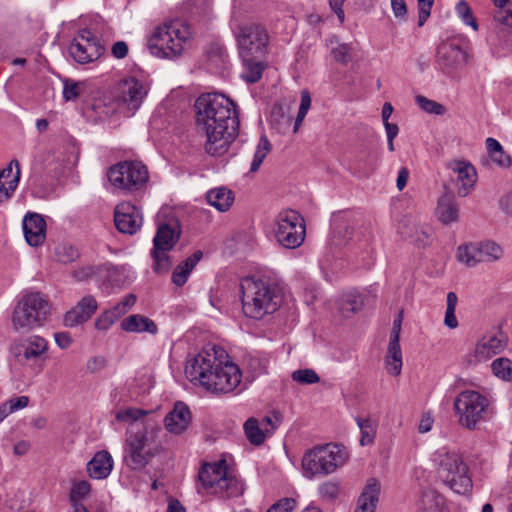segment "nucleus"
Masks as SVG:
<instances>
[{
    "label": "nucleus",
    "instance_id": "obj_13",
    "mask_svg": "<svg viewBox=\"0 0 512 512\" xmlns=\"http://www.w3.org/2000/svg\"><path fill=\"white\" fill-rule=\"evenodd\" d=\"M275 222V237L280 245L288 249H295L304 242V219L297 211L290 209L281 211Z\"/></svg>",
    "mask_w": 512,
    "mask_h": 512
},
{
    "label": "nucleus",
    "instance_id": "obj_35",
    "mask_svg": "<svg viewBox=\"0 0 512 512\" xmlns=\"http://www.w3.org/2000/svg\"><path fill=\"white\" fill-rule=\"evenodd\" d=\"M486 148L491 160L502 168H508L511 166V158L504 151L500 142L494 138L486 139Z\"/></svg>",
    "mask_w": 512,
    "mask_h": 512
},
{
    "label": "nucleus",
    "instance_id": "obj_10",
    "mask_svg": "<svg viewBox=\"0 0 512 512\" xmlns=\"http://www.w3.org/2000/svg\"><path fill=\"white\" fill-rule=\"evenodd\" d=\"M110 184L125 194L143 191L149 181L145 164L138 160H124L112 165L107 171Z\"/></svg>",
    "mask_w": 512,
    "mask_h": 512
},
{
    "label": "nucleus",
    "instance_id": "obj_30",
    "mask_svg": "<svg viewBox=\"0 0 512 512\" xmlns=\"http://www.w3.org/2000/svg\"><path fill=\"white\" fill-rule=\"evenodd\" d=\"M379 494V481L375 478H370L358 500V508L355 512H374Z\"/></svg>",
    "mask_w": 512,
    "mask_h": 512
},
{
    "label": "nucleus",
    "instance_id": "obj_36",
    "mask_svg": "<svg viewBox=\"0 0 512 512\" xmlns=\"http://www.w3.org/2000/svg\"><path fill=\"white\" fill-rule=\"evenodd\" d=\"M245 435L252 445L260 446L264 443L266 433L256 418H249L243 425Z\"/></svg>",
    "mask_w": 512,
    "mask_h": 512
},
{
    "label": "nucleus",
    "instance_id": "obj_49",
    "mask_svg": "<svg viewBox=\"0 0 512 512\" xmlns=\"http://www.w3.org/2000/svg\"><path fill=\"white\" fill-rule=\"evenodd\" d=\"M20 180V171H15V175L9 181L0 180V202L11 197Z\"/></svg>",
    "mask_w": 512,
    "mask_h": 512
},
{
    "label": "nucleus",
    "instance_id": "obj_41",
    "mask_svg": "<svg viewBox=\"0 0 512 512\" xmlns=\"http://www.w3.org/2000/svg\"><path fill=\"white\" fill-rule=\"evenodd\" d=\"M166 250L154 248L151 250V257L153 258V270L156 273H166L171 267L170 257L167 255Z\"/></svg>",
    "mask_w": 512,
    "mask_h": 512
},
{
    "label": "nucleus",
    "instance_id": "obj_52",
    "mask_svg": "<svg viewBox=\"0 0 512 512\" xmlns=\"http://www.w3.org/2000/svg\"><path fill=\"white\" fill-rule=\"evenodd\" d=\"M115 322L113 315L105 310L96 318L94 326L99 331H107Z\"/></svg>",
    "mask_w": 512,
    "mask_h": 512
},
{
    "label": "nucleus",
    "instance_id": "obj_12",
    "mask_svg": "<svg viewBox=\"0 0 512 512\" xmlns=\"http://www.w3.org/2000/svg\"><path fill=\"white\" fill-rule=\"evenodd\" d=\"M489 400L473 390L462 391L454 401V409L459 424L469 430L475 429L484 419Z\"/></svg>",
    "mask_w": 512,
    "mask_h": 512
},
{
    "label": "nucleus",
    "instance_id": "obj_46",
    "mask_svg": "<svg viewBox=\"0 0 512 512\" xmlns=\"http://www.w3.org/2000/svg\"><path fill=\"white\" fill-rule=\"evenodd\" d=\"M145 415H147V411L140 408L129 407L119 409L115 414V418L120 422H135Z\"/></svg>",
    "mask_w": 512,
    "mask_h": 512
},
{
    "label": "nucleus",
    "instance_id": "obj_8",
    "mask_svg": "<svg viewBox=\"0 0 512 512\" xmlns=\"http://www.w3.org/2000/svg\"><path fill=\"white\" fill-rule=\"evenodd\" d=\"M49 314V302L41 293L24 294L13 310V329L17 332H28L42 326Z\"/></svg>",
    "mask_w": 512,
    "mask_h": 512
},
{
    "label": "nucleus",
    "instance_id": "obj_9",
    "mask_svg": "<svg viewBox=\"0 0 512 512\" xmlns=\"http://www.w3.org/2000/svg\"><path fill=\"white\" fill-rule=\"evenodd\" d=\"M348 458L344 447L338 444L316 446L307 451L302 458L304 475L308 478L333 473Z\"/></svg>",
    "mask_w": 512,
    "mask_h": 512
},
{
    "label": "nucleus",
    "instance_id": "obj_19",
    "mask_svg": "<svg viewBox=\"0 0 512 512\" xmlns=\"http://www.w3.org/2000/svg\"><path fill=\"white\" fill-rule=\"evenodd\" d=\"M118 91L119 101L131 111V114H134L147 96L149 86L144 81L129 77L120 82Z\"/></svg>",
    "mask_w": 512,
    "mask_h": 512
},
{
    "label": "nucleus",
    "instance_id": "obj_60",
    "mask_svg": "<svg viewBox=\"0 0 512 512\" xmlns=\"http://www.w3.org/2000/svg\"><path fill=\"white\" fill-rule=\"evenodd\" d=\"M95 274L92 266H86L73 271L72 275L77 281H84L91 278Z\"/></svg>",
    "mask_w": 512,
    "mask_h": 512
},
{
    "label": "nucleus",
    "instance_id": "obj_15",
    "mask_svg": "<svg viewBox=\"0 0 512 512\" xmlns=\"http://www.w3.org/2000/svg\"><path fill=\"white\" fill-rule=\"evenodd\" d=\"M48 342L38 335L29 336L11 347V352L21 365L34 367L38 372L42 370L46 359Z\"/></svg>",
    "mask_w": 512,
    "mask_h": 512
},
{
    "label": "nucleus",
    "instance_id": "obj_39",
    "mask_svg": "<svg viewBox=\"0 0 512 512\" xmlns=\"http://www.w3.org/2000/svg\"><path fill=\"white\" fill-rule=\"evenodd\" d=\"M57 260L64 264L72 263L80 258L79 249L71 243H61L55 248Z\"/></svg>",
    "mask_w": 512,
    "mask_h": 512
},
{
    "label": "nucleus",
    "instance_id": "obj_28",
    "mask_svg": "<svg viewBox=\"0 0 512 512\" xmlns=\"http://www.w3.org/2000/svg\"><path fill=\"white\" fill-rule=\"evenodd\" d=\"M120 327L123 331L129 333H143L147 332L151 335L158 333V327L156 323L147 316L142 314H133L124 318Z\"/></svg>",
    "mask_w": 512,
    "mask_h": 512
},
{
    "label": "nucleus",
    "instance_id": "obj_20",
    "mask_svg": "<svg viewBox=\"0 0 512 512\" xmlns=\"http://www.w3.org/2000/svg\"><path fill=\"white\" fill-rule=\"evenodd\" d=\"M495 19L500 22L499 27L488 37L489 43L497 49L501 55L512 52V9L498 11Z\"/></svg>",
    "mask_w": 512,
    "mask_h": 512
},
{
    "label": "nucleus",
    "instance_id": "obj_59",
    "mask_svg": "<svg viewBox=\"0 0 512 512\" xmlns=\"http://www.w3.org/2000/svg\"><path fill=\"white\" fill-rule=\"evenodd\" d=\"M111 53L116 59H123L128 54V45L124 41H117L112 45Z\"/></svg>",
    "mask_w": 512,
    "mask_h": 512
},
{
    "label": "nucleus",
    "instance_id": "obj_63",
    "mask_svg": "<svg viewBox=\"0 0 512 512\" xmlns=\"http://www.w3.org/2000/svg\"><path fill=\"white\" fill-rule=\"evenodd\" d=\"M434 423L433 416L431 413H425L422 415V418L420 420L418 431L420 433H427L432 429Z\"/></svg>",
    "mask_w": 512,
    "mask_h": 512
},
{
    "label": "nucleus",
    "instance_id": "obj_37",
    "mask_svg": "<svg viewBox=\"0 0 512 512\" xmlns=\"http://www.w3.org/2000/svg\"><path fill=\"white\" fill-rule=\"evenodd\" d=\"M355 420L361 432V446L372 444L376 437L377 423L370 418L357 417Z\"/></svg>",
    "mask_w": 512,
    "mask_h": 512
},
{
    "label": "nucleus",
    "instance_id": "obj_56",
    "mask_svg": "<svg viewBox=\"0 0 512 512\" xmlns=\"http://www.w3.org/2000/svg\"><path fill=\"white\" fill-rule=\"evenodd\" d=\"M296 506L293 498H283L272 505L267 512H292Z\"/></svg>",
    "mask_w": 512,
    "mask_h": 512
},
{
    "label": "nucleus",
    "instance_id": "obj_18",
    "mask_svg": "<svg viewBox=\"0 0 512 512\" xmlns=\"http://www.w3.org/2000/svg\"><path fill=\"white\" fill-rule=\"evenodd\" d=\"M506 345L507 337L504 334L483 337L477 342L474 351L465 356L464 361L469 366H475L501 353Z\"/></svg>",
    "mask_w": 512,
    "mask_h": 512
},
{
    "label": "nucleus",
    "instance_id": "obj_51",
    "mask_svg": "<svg viewBox=\"0 0 512 512\" xmlns=\"http://www.w3.org/2000/svg\"><path fill=\"white\" fill-rule=\"evenodd\" d=\"M79 86V82L71 79H65L63 81V98L66 101H75L80 95Z\"/></svg>",
    "mask_w": 512,
    "mask_h": 512
},
{
    "label": "nucleus",
    "instance_id": "obj_40",
    "mask_svg": "<svg viewBox=\"0 0 512 512\" xmlns=\"http://www.w3.org/2000/svg\"><path fill=\"white\" fill-rule=\"evenodd\" d=\"M491 369L498 378L512 381V361L510 359L504 357L495 359L491 364Z\"/></svg>",
    "mask_w": 512,
    "mask_h": 512
},
{
    "label": "nucleus",
    "instance_id": "obj_47",
    "mask_svg": "<svg viewBox=\"0 0 512 512\" xmlns=\"http://www.w3.org/2000/svg\"><path fill=\"white\" fill-rule=\"evenodd\" d=\"M415 100L419 107L427 113L442 115L445 112V108L442 104L434 100H430L425 96L418 95L416 96Z\"/></svg>",
    "mask_w": 512,
    "mask_h": 512
},
{
    "label": "nucleus",
    "instance_id": "obj_53",
    "mask_svg": "<svg viewBox=\"0 0 512 512\" xmlns=\"http://www.w3.org/2000/svg\"><path fill=\"white\" fill-rule=\"evenodd\" d=\"M350 46L348 44H340L332 49V55L337 62L347 64L351 60Z\"/></svg>",
    "mask_w": 512,
    "mask_h": 512
},
{
    "label": "nucleus",
    "instance_id": "obj_31",
    "mask_svg": "<svg viewBox=\"0 0 512 512\" xmlns=\"http://www.w3.org/2000/svg\"><path fill=\"white\" fill-rule=\"evenodd\" d=\"M202 255L203 254L201 251H196L185 261L181 262L179 265L175 267L172 273V282L176 286L181 287L186 283L190 273L195 268L197 263L200 261Z\"/></svg>",
    "mask_w": 512,
    "mask_h": 512
},
{
    "label": "nucleus",
    "instance_id": "obj_48",
    "mask_svg": "<svg viewBox=\"0 0 512 512\" xmlns=\"http://www.w3.org/2000/svg\"><path fill=\"white\" fill-rule=\"evenodd\" d=\"M311 106V96L310 93L307 90H303L301 92V103L298 110V114L294 123L293 131L296 133L304 120L305 116L307 115L309 109Z\"/></svg>",
    "mask_w": 512,
    "mask_h": 512
},
{
    "label": "nucleus",
    "instance_id": "obj_1",
    "mask_svg": "<svg viewBox=\"0 0 512 512\" xmlns=\"http://www.w3.org/2000/svg\"><path fill=\"white\" fill-rule=\"evenodd\" d=\"M196 124L206 137L204 150L213 157L224 155L239 132L236 104L221 93H203L195 101Z\"/></svg>",
    "mask_w": 512,
    "mask_h": 512
},
{
    "label": "nucleus",
    "instance_id": "obj_7",
    "mask_svg": "<svg viewBox=\"0 0 512 512\" xmlns=\"http://www.w3.org/2000/svg\"><path fill=\"white\" fill-rule=\"evenodd\" d=\"M189 38V28L175 20L156 27L149 38L148 46L157 57L175 59L182 55Z\"/></svg>",
    "mask_w": 512,
    "mask_h": 512
},
{
    "label": "nucleus",
    "instance_id": "obj_42",
    "mask_svg": "<svg viewBox=\"0 0 512 512\" xmlns=\"http://www.w3.org/2000/svg\"><path fill=\"white\" fill-rule=\"evenodd\" d=\"M458 303V297L455 292H449L447 294V307L444 317V324L450 328L455 329L458 327V321L455 316V310Z\"/></svg>",
    "mask_w": 512,
    "mask_h": 512
},
{
    "label": "nucleus",
    "instance_id": "obj_45",
    "mask_svg": "<svg viewBox=\"0 0 512 512\" xmlns=\"http://www.w3.org/2000/svg\"><path fill=\"white\" fill-rule=\"evenodd\" d=\"M91 492V485L88 481H74L69 494L70 501H83Z\"/></svg>",
    "mask_w": 512,
    "mask_h": 512
},
{
    "label": "nucleus",
    "instance_id": "obj_32",
    "mask_svg": "<svg viewBox=\"0 0 512 512\" xmlns=\"http://www.w3.org/2000/svg\"><path fill=\"white\" fill-rule=\"evenodd\" d=\"M403 365L400 340H390L385 357L386 370L390 375L398 376L401 374Z\"/></svg>",
    "mask_w": 512,
    "mask_h": 512
},
{
    "label": "nucleus",
    "instance_id": "obj_27",
    "mask_svg": "<svg viewBox=\"0 0 512 512\" xmlns=\"http://www.w3.org/2000/svg\"><path fill=\"white\" fill-rule=\"evenodd\" d=\"M181 231L177 224L171 225L163 223L158 226L156 235L153 239V247L161 250L170 251L180 238Z\"/></svg>",
    "mask_w": 512,
    "mask_h": 512
},
{
    "label": "nucleus",
    "instance_id": "obj_62",
    "mask_svg": "<svg viewBox=\"0 0 512 512\" xmlns=\"http://www.w3.org/2000/svg\"><path fill=\"white\" fill-rule=\"evenodd\" d=\"M13 166H15L16 171H18V170L20 171L19 162H18V160L14 159L10 162V164L5 169H3L0 172V180L9 181L13 178V176L15 175V173L13 174Z\"/></svg>",
    "mask_w": 512,
    "mask_h": 512
},
{
    "label": "nucleus",
    "instance_id": "obj_50",
    "mask_svg": "<svg viewBox=\"0 0 512 512\" xmlns=\"http://www.w3.org/2000/svg\"><path fill=\"white\" fill-rule=\"evenodd\" d=\"M292 379L300 384H315L320 378L313 369H299L292 373Z\"/></svg>",
    "mask_w": 512,
    "mask_h": 512
},
{
    "label": "nucleus",
    "instance_id": "obj_43",
    "mask_svg": "<svg viewBox=\"0 0 512 512\" xmlns=\"http://www.w3.org/2000/svg\"><path fill=\"white\" fill-rule=\"evenodd\" d=\"M456 13L464 24L471 26L474 31H478V23L475 17L473 16L470 6L466 1L461 0L457 3Z\"/></svg>",
    "mask_w": 512,
    "mask_h": 512
},
{
    "label": "nucleus",
    "instance_id": "obj_44",
    "mask_svg": "<svg viewBox=\"0 0 512 512\" xmlns=\"http://www.w3.org/2000/svg\"><path fill=\"white\" fill-rule=\"evenodd\" d=\"M363 304V300L359 294L356 292H350L346 294L340 304V309L343 313L345 312H352L355 313L356 311L360 310L361 306Z\"/></svg>",
    "mask_w": 512,
    "mask_h": 512
},
{
    "label": "nucleus",
    "instance_id": "obj_22",
    "mask_svg": "<svg viewBox=\"0 0 512 512\" xmlns=\"http://www.w3.org/2000/svg\"><path fill=\"white\" fill-rule=\"evenodd\" d=\"M46 221L36 212H27L22 220L26 242L32 247L42 246L46 240Z\"/></svg>",
    "mask_w": 512,
    "mask_h": 512
},
{
    "label": "nucleus",
    "instance_id": "obj_23",
    "mask_svg": "<svg viewBox=\"0 0 512 512\" xmlns=\"http://www.w3.org/2000/svg\"><path fill=\"white\" fill-rule=\"evenodd\" d=\"M98 308L97 300L92 295L82 297L75 306L67 311L63 318L66 327H76L87 322Z\"/></svg>",
    "mask_w": 512,
    "mask_h": 512
},
{
    "label": "nucleus",
    "instance_id": "obj_26",
    "mask_svg": "<svg viewBox=\"0 0 512 512\" xmlns=\"http://www.w3.org/2000/svg\"><path fill=\"white\" fill-rule=\"evenodd\" d=\"M113 464L112 456L108 451H98L87 463V471L93 479H106L113 469Z\"/></svg>",
    "mask_w": 512,
    "mask_h": 512
},
{
    "label": "nucleus",
    "instance_id": "obj_61",
    "mask_svg": "<svg viewBox=\"0 0 512 512\" xmlns=\"http://www.w3.org/2000/svg\"><path fill=\"white\" fill-rule=\"evenodd\" d=\"M279 422H280V420H279V418L277 416H275V421L273 420L272 417L265 416L262 419L260 425H261V427L263 428V430H264V432L266 434H271L278 427Z\"/></svg>",
    "mask_w": 512,
    "mask_h": 512
},
{
    "label": "nucleus",
    "instance_id": "obj_54",
    "mask_svg": "<svg viewBox=\"0 0 512 512\" xmlns=\"http://www.w3.org/2000/svg\"><path fill=\"white\" fill-rule=\"evenodd\" d=\"M3 404L6 406L8 413L11 414L17 410L27 407L29 404V397L28 396L14 397V398L7 400Z\"/></svg>",
    "mask_w": 512,
    "mask_h": 512
},
{
    "label": "nucleus",
    "instance_id": "obj_58",
    "mask_svg": "<svg viewBox=\"0 0 512 512\" xmlns=\"http://www.w3.org/2000/svg\"><path fill=\"white\" fill-rule=\"evenodd\" d=\"M391 8L397 19L405 20L407 15V6L404 0H391Z\"/></svg>",
    "mask_w": 512,
    "mask_h": 512
},
{
    "label": "nucleus",
    "instance_id": "obj_34",
    "mask_svg": "<svg viewBox=\"0 0 512 512\" xmlns=\"http://www.w3.org/2000/svg\"><path fill=\"white\" fill-rule=\"evenodd\" d=\"M264 57L252 56L250 60L241 58L244 65V72L242 78L248 83H256L262 77L265 69V64L262 61Z\"/></svg>",
    "mask_w": 512,
    "mask_h": 512
},
{
    "label": "nucleus",
    "instance_id": "obj_21",
    "mask_svg": "<svg viewBox=\"0 0 512 512\" xmlns=\"http://www.w3.org/2000/svg\"><path fill=\"white\" fill-rule=\"evenodd\" d=\"M114 222L119 232L132 235L140 229L142 216L135 205L123 202L115 208Z\"/></svg>",
    "mask_w": 512,
    "mask_h": 512
},
{
    "label": "nucleus",
    "instance_id": "obj_29",
    "mask_svg": "<svg viewBox=\"0 0 512 512\" xmlns=\"http://www.w3.org/2000/svg\"><path fill=\"white\" fill-rule=\"evenodd\" d=\"M436 213L439 220L445 225L458 221L459 208L455 197L450 193H445L438 200Z\"/></svg>",
    "mask_w": 512,
    "mask_h": 512
},
{
    "label": "nucleus",
    "instance_id": "obj_14",
    "mask_svg": "<svg viewBox=\"0 0 512 512\" xmlns=\"http://www.w3.org/2000/svg\"><path fill=\"white\" fill-rule=\"evenodd\" d=\"M465 43L458 38H449L438 44L434 67L445 75H453L466 63Z\"/></svg>",
    "mask_w": 512,
    "mask_h": 512
},
{
    "label": "nucleus",
    "instance_id": "obj_55",
    "mask_svg": "<svg viewBox=\"0 0 512 512\" xmlns=\"http://www.w3.org/2000/svg\"><path fill=\"white\" fill-rule=\"evenodd\" d=\"M319 494L322 498L332 500L338 496L339 487L334 482H325L319 486Z\"/></svg>",
    "mask_w": 512,
    "mask_h": 512
},
{
    "label": "nucleus",
    "instance_id": "obj_16",
    "mask_svg": "<svg viewBox=\"0 0 512 512\" xmlns=\"http://www.w3.org/2000/svg\"><path fill=\"white\" fill-rule=\"evenodd\" d=\"M503 256V249L491 240L460 245L457 259L467 267H475L481 262H494Z\"/></svg>",
    "mask_w": 512,
    "mask_h": 512
},
{
    "label": "nucleus",
    "instance_id": "obj_33",
    "mask_svg": "<svg viewBox=\"0 0 512 512\" xmlns=\"http://www.w3.org/2000/svg\"><path fill=\"white\" fill-rule=\"evenodd\" d=\"M206 199L211 206L221 212H225L231 207L234 201V196L231 190L220 187L208 191Z\"/></svg>",
    "mask_w": 512,
    "mask_h": 512
},
{
    "label": "nucleus",
    "instance_id": "obj_38",
    "mask_svg": "<svg viewBox=\"0 0 512 512\" xmlns=\"http://www.w3.org/2000/svg\"><path fill=\"white\" fill-rule=\"evenodd\" d=\"M272 145L268 140L267 136L263 134L257 144L253 160L250 166V172H256L260 168L266 156L270 153Z\"/></svg>",
    "mask_w": 512,
    "mask_h": 512
},
{
    "label": "nucleus",
    "instance_id": "obj_3",
    "mask_svg": "<svg viewBox=\"0 0 512 512\" xmlns=\"http://www.w3.org/2000/svg\"><path fill=\"white\" fill-rule=\"evenodd\" d=\"M243 314L254 320L276 312L282 302L278 286L270 281L248 276L240 281Z\"/></svg>",
    "mask_w": 512,
    "mask_h": 512
},
{
    "label": "nucleus",
    "instance_id": "obj_4",
    "mask_svg": "<svg viewBox=\"0 0 512 512\" xmlns=\"http://www.w3.org/2000/svg\"><path fill=\"white\" fill-rule=\"evenodd\" d=\"M198 479L199 494L215 496L222 500L239 498L245 491L243 481L229 470L226 460L204 463L199 469Z\"/></svg>",
    "mask_w": 512,
    "mask_h": 512
},
{
    "label": "nucleus",
    "instance_id": "obj_11",
    "mask_svg": "<svg viewBox=\"0 0 512 512\" xmlns=\"http://www.w3.org/2000/svg\"><path fill=\"white\" fill-rule=\"evenodd\" d=\"M240 58L250 60L254 57H265L269 36L264 26L259 23H245L234 30Z\"/></svg>",
    "mask_w": 512,
    "mask_h": 512
},
{
    "label": "nucleus",
    "instance_id": "obj_24",
    "mask_svg": "<svg viewBox=\"0 0 512 512\" xmlns=\"http://www.w3.org/2000/svg\"><path fill=\"white\" fill-rule=\"evenodd\" d=\"M448 167L457 174L458 195L466 197L474 188L477 181V173L474 166L468 161L453 160L449 162Z\"/></svg>",
    "mask_w": 512,
    "mask_h": 512
},
{
    "label": "nucleus",
    "instance_id": "obj_64",
    "mask_svg": "<svg viewBox=\"0 0 512 512\" xmlns=\"http://www.w3.org/2000/svg\"><path fill=\"white\" fill-rule=\"evenodd\" d=\"M54 339H55L56 344L61 349L68 348L71 345V343H72V338H71V336L67 332L55 333Z\"/></svg>",
    "mask_w": 512,
    "mask_h": 512
},
{
    "label": "nucleus",
    "instance_id": "obj_6",
    "mask_svg": "<svg viewBox=\"0 0 512 512\" xmlns=\"http://www.w3.org/2000/svg\"><path fill=\"white\" fill-rule=\"evenodd\" d=\"M433 462L438 477L453 492L466 494L471 491L473 484L468 475V466L459 454L442 447L433 454Z\"/></svg>",
    "mask_w": 512,
    "mask_h": 512
},
{
    "label": "nucleus",
    "instance_id": "obj_25",
    "mask_svg": "<svg viewBox=\"0 0 512 512\" xmlns=\"http://www.w3.org/2000/svg\"><path fill=\"white\" fill-rule=\"evenodd\" d=\"M191 420L189 407L183 402H176L173 410L166 415L164 423L169 432L181 434L188 428Z\"/></svg>",
    "mask_w": 512,
    "mask_h": 512
},
{
    "label": "nucleus",
    "instance_id": "obj_57",
    "mask_svg": "<svg viewBox=\"0 0 512 512\" xmlns=\"http://www.w3.org/2000/svg\"><path fill=\"white\" fill-rule=\"evenodd\" d=\"M106 364V359L103 356H94L87 361L86 369L90 373H95L103 370Z\"/></svg>",
    "mask_w": 512,
    "mask_h": 512
},
{
    "label": "nucleus",
    "instance_id": "obj_17",
    "mask_svg": "<svg viewBox=\"0 0 512 512\" xmlns=\"http://www.w3.org/2000/svg\"><path fill=\"white\" fill-rule=\"evenodd\" d=\"M104 50L101 40L87 29H82L77 33L68 49L70 56L80 64L97 60Z\"/></svg>",
    "mask_w": 512,
    "mask_h": 512
},
{
    "label": "nucleus",
    "instance_id": "obj_2",
    "mask_svg": "<svg viewBox=\"0 0 512 512\" xmlns=\"http://www.w3.org/2000/svg\"><path fill=\"white\" fill-rule=\"evenodd\" d=\"M223 353L218 355L216 348L200 352L185 368L188 379L215 394L233 392L241 384L242 373L235 363L220 359Z\"/></svg>",
    "mask_w": 512,
    "mask_h": 512
},
{
    "label": "nucleus",
    "instance_id": "obj_5",
    "mask_svg": "<svg viewBox=\"0 0 512 512\" xmlns=\"http://www.w3.org/2000/svg\"><path fill=\"white\" fill-rule=\"evenodd\" d=\"M160 429L141 426L128 430L124 443L123 461L131 470H142L156 455V439Z\"/></svg>",
    "mask_w": 512,
    "mask_h": 512
}]
</instances>
